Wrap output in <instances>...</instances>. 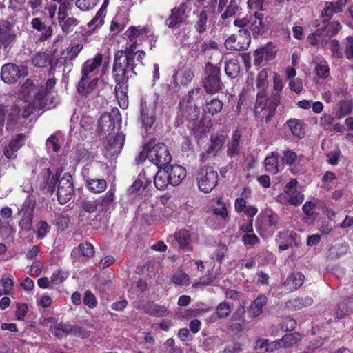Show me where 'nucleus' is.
<instances>
[{
	"label": "nucleus",
	"mask_w": 353,
	"mask_h": 353,
	"mask_svg": "<svg viewBox=\"0 0 353 353\" xmlns=\"http://www.w3.org/2000/svg\"><path fill=\"white\" fill-rule=\"evenodd\" d=\"M341 28V26L339 22L332 21L326 23L321 28H318L320 30V33L322 37H332L336 35Z\"/></svg>",
	"instance_id": "c85d7f7f"
},
{
	"label": "nucleus",
	"mask_w": 353,
	"mask_h": 353,
	"mask_svg": "<svg viewBox=\"0 0 353 353\" xmlns=\"http://www.w3.org/2000/svg\"><path fill=\"white\" fill-rule=\"evenodd\" d=\"M353 312V296L348 297L339 303L336 310L338 319H342Z\"/></svg>",
	"instance_id": "b1692460"
},
{
	"label": "nucleus",
	"mask_w": 353,
	"mask_h": 353,
	"mask_svg": "<svg viewBox=\"0 0 353 353\" xmlns=\"http://www.w3.org/2000/svg\"><path fill=\"white\" fill-rule=\"evenodd\" d=\"M225 71L228 76H229L231 78H234L237 75L239 71V64L236 63V61H228L225 63Z\"/></svg>",
	"instance_id": "c03bdc74"
},
{
	"label": "nucleus",
	"mask_w": 353,
	"mask_h": 353,
	"mask_svg": "<svg viewBox=\"0 0 353 353\" xmlns=\"http://www.w3.org/2000/svg\"><path fill=\"white\" fill-rule=\"evenodd\" d=\"M46 146L48 150L52 149L55 152L59 151L61 148L59 139L55 134L50 136L46 141Z\"/></svg>",
	"instance_id": "864d4df0"
},
{
	"label": "nucleus",
	"mask_w": 353,
	"mask_h": 353,
	"mask_svg": "<svg viewBox=\"0 0 353 353\" xmlns=\"http://www.w3.org/2000/svg\"><path fill=\"white\" fill-rule=\"evenodd\" d=\"M132 50L126 49L125 51L120 50L116 52L113 65V75L117 82L115 92L117 94L120 92L125 96L128 91L127 82L128 81V68L131 67L132 72L136 74L134 70L136 64L130 63Z\"/></svg>",
	"instance_id": "f257e3e1"
},
{
	"label": "nucleus",
	"mask_w": 353,
	"mask_h": 353,
	"mask_svg": "<svg viewBox=\"0 0 353 353\" xmlns=\"http://www.w3.org/2000/svg\"><path fill=\"white\" fill-rule=\"evenodd\" d=\"M66 334L83 339L90 337L91 332L83 327L68 324V328H66Z\"/></svg>",
	"instance_id": "cd10ccee"
},
{
	"label": "nucleus",
	"mask_w": 353,
	"mask_h": 353,
	"mask_svg": "<svg viewBox=\"0 0 353 353\" xmlns=\"http://www.w3.org/2000/svg\"><path fill=\"white\" fill-rule=\"evenodd\" d=\"M241 134L238 130L234 132L227 147V155L232 158L240 154L241 151Z\"/></svg>",
	"instance_id": "412c9836"
},
{
	"label": "nucleus",
	"mask_w": 353,
	"mask_h": 353,
	"mask_svg": "<svg viewBox=\"0 0 353 353\" xmlns=\"http://www.w3.org/2000/svg\"><path fill=\"white\" fill-rule=\"evenodd\" d=\"M108 63L109 57H103V54L98 53L92 59H89L83 63L81 74L84 77H97L94 76V70L101 64L103 68H107Z\"/></svg>",
	"instance_id": "9d476101"
},
{
	"label": "nucleus",
	"mask_w": 353,
	"mask_h": 353,
	"mask_svg": "<svg viewBox=\"0 0 353 353\" xmlns=\"http://www.w3.org/2000/svg\"><path fill=\"white\" fill-rule=\"evenodd\" d=\"M49 62V54L45 52H39L31 59L32 64L37 68H44Z\"/></svg>",
	"instance_id": "72a5a7b5"
},
{
	"label": "nucleus",
	"mask_w": 353,
	"mask_h": 353,
	"mask_svg": "<svg viewBox=\"0 0 353 353\" xmlns=\"http://www.w3.org/2000/svg\"><path fill=\"white\" fill-rule=\"evenodd\" d=\"M232 312L230 304L225 301L220 303L216 309V314L218 319H223L228 318Z\"/></svg>",
	"instance_id": "58836bf2"
},
{
	"label": "nucleus",
	"mask_w": 353,
	"mask_h": 353,
	"mask_svg": "<svg viewBox=\"0 0 353 353\" xmlns=\"http://www.w3.org/2000/svg\"><path fill=\"white\" fill-rule=\"evenodd\" d=\"M68 324L59 323L54 327H51L52 333L59 339H61L64 334H66V328Z\"/></svg>",
	"instance_id": "052dcab7"
},
{
	"label": "nucleus",
	"mask_w": 353,
	"mask_h": 353,
	"mask_svg": "<svg viewBox=\"0 0 353 353\" xmlns=\"http://www.w3.org/2000/svg\"><path fill=\"white\" fill-rule=\"evenodd\" d=\"M305 276L301 272L292 273L288 276L285 281V284L289 285L292 290L299 289L303 284Z\"/></svg>",
	"instance_id": "bb28decb"
},
{
	"label": "nucleus",
	"mask_w": 353,
	"mask_h": 353,
	"mask_svg": "<svg viewBox=\"0 0 353 353\" xmlns=\"http://www.w3.org/2000/svg\"><path fill=\"white\" fill-rule=\"evenodd\" d=\"M67 277L68 274L66 273L61 270H57L52 274L50 282L53 284L57 285L65 281Z\"/></svg>",
	"instance_id": "69168bd1"
},
{
	"label": "nucleus",
	"mask_w": 353,
	"mask_h": 353,
	"mask_svg": "<svg viewBox=\"0 0 353 353\" xmlns=\"http://www.w3.org/2000/svg\"><path fill=\"white\" fill-rule=\"evenodd\" d=\"M125 138V134L122 133L110 138L105 145L107 155L113 157L119 154L123 146Z\"/></svg>",
	"instance_id": "f3484780"
},
{
	"label": "nucleus",
	"mask_w": 353,
	"mask_h": 353,
	"mask_svg": "<svg viewBox=\"0 0 353 353\" xmlns=\"http://www.w3.org/2000/svg\"><path fill=\"white\" fill-rule=\"evenodd\" d=\"M225 141L224 136H212L210 138V145L207 150L208 154H213L219 152L222 148Z\"/></svg>",
	"instance_id": "c9c22d12"
},
{
	"label": "nucleus",
	"mask_w": 353,
	"mask_h": 353,
	"mask_svg": "<svg viewBox=\"0 0 353 353\" xmlns=\"http://www.w3.org/2000/svg\"><path fill=\"white\" fill-rule=\"evenodd\" d=\"M346 58L349 60L353 59V37L347 38L346 48L345 50Z\"/></svg>",
	"instance_id": "774afa93"
},
{
	"label": "nucleus",
	"mask_w": 353,
	"mask_h": 353,
	"mask_svg": "<svg viewBox=\"0 0 353 353\" xmlns=\"http://www.w3.org/2000/svg\"><path fill=\"white\" fill-rule=\"evenodd\" d=\"M301 339V335L299 332H293L291 334H285L281 339L283 348L286 349L293 347L299 342H300Z\"/></svg>",
	"instance_id": "c756f323"
},
{
	"label": "nucleus",
	"mask_w": 353,
	"mask_h": 353,
	"mask_svg": "<svg viewBox=\"0 0 353 353\" xmlns=\"http://www.w3.org/2000/svg\"><path fill=\"white\" fill-rule=\"evenodd\" d=\"M188 4L185 2L181 3L178 7L171 10V14L165 20V25L173 29L182 24L185 20V12Z\"/></svg>",
	"instance_id": "ddd939ff"
},
{
	"label": "nucleus",
	"mask_w": 353,
	"mask_h": 353,
	"mask_svg": "<svg viewBox=\"0 0 353 353\" xmlns=\"http://www.w3.org/2000/svg\"><path fill=\"white\" fill-rule=\"evenodd\" d=\"M34 107L37 108L34 104L32 105L29 103L24 106L23 112L21 114V109L15 105L13 108V114L21 115L23 118H28L33 112Z\"/></svg>",
	"instance_id": "603ef678"
},
{
	"label": "nucleus",
	"mask_w": 353,
	"mask_h": 353,
	"mask_svg": "<svg viewBox=\"0 0 353 353\" xmlns=\"http://www.w3.org/2000/svg\"><path fill=\"white\" fill-rule=\"evenodd\" d=\"M83 303L90 308H94L97 306V301L95 296L90 292L86 291L83 298Z\"/></svg>",
	"instance_id": "e2e57ef3"
},
{
	"label": "nucleus",
	"mask_w": 353,
	"mask_h": 353,
	"mask_svg": "<svg viewBox=\"0 0 353 353\" xmlns=\"http://www.w3.org/2000/svg\"><path fill=\"white\" fill-rule=\"evenodd\" d=\"M260 49L265 55V60H272L275 57L276 50L275 46L272 43H267L265 46L260 48Z\"/></svg>",
	"instance_id": "8fccbe9b"
},
{
	"label": "nucleus",
	"mask_w": 353,
	"mask_h": 353,
	"mask_svg": "<svg viewBox=\"0 0 353 353\" xmlns=\"http://www.w3.org/2000/svg\"><path fill=\"white\" fill-rule=\"evenodd\" d=\"M225 46L228 50L241 51L248 48V42L241 41L239 35L232 34L226 39Z\"/></svg>",
	"instance_id": "393cba45"
},
{
	"label": "nucleus",
	"mask_w": 353,
	"mask_h": 353,
	"mask_svg": "<svg viewBox=\"0 0 353 353\" xmlns=\"http://www.w3.org/2000/svg\"><path fill=\"white\" fill-rule=\"evenodd\" d=\"M156 108L157 99L154 96L146 97L141 99L139 119L146 132L155 122Z\"/></svg>",
	"instance_id": "7ed1b4c3"
},
{
	"label": "nucleus",
	"mask_w": 353,
	"mask_h": 353,
	"mask_svg": "<svg viewBox=\"0 0 353 353\" xmlns=\"http://www.w3.org/2000/svg\"><path fill=\"white\" fill-rule=\"evenodd\" d=\"M268 72L266 69L261 70L257 76L256 87L260 90L257 93L256 103L254 105V112L260 113L266 105L267 92L268 86Z\"/></svg>",
	"instance_id": "423d86ee"
},
{
	"label": "nucleus",
	"mask_w": 353,
	"mask_h": 353,
	"mask_svg": "<svg viewBox=\"0 0 353 353\" xmlns=\"http://www.w3.org/2000/svg\"><path fill=\"white\" fill-rule=\"evenodd\" d=\"M263 16L261 14L255 13L253 21L250 23V30L254 36L259 35L263 32L264 25L262 21Z\"/></svg>",
	"instance_id": "e433bc0d"
},
{
	"label": "nucleus",
	"mask_w": 353,
	"mask_h": 353,
	"mask_svg": "<svg viewBox=\"0 0 353 353\" xmlns=\"http://www.w3.org/2000/svg\"><path fill=\"white\" fill-rule=\"evenodd\" d=\"M220 68L208 62L205 65L206 77L204 88L208 93H215L221 89Z\"/></svg>",
	"instance_id": "6e6552de"
},
{
	"label": "nucleus",
	"mask_w": 353,
	"mask_h": 353,
	"mask_svg": "<svg viewBox=\"0 0 353 353\" xmlns=\"http://www.w3.org/2000/svg\"><path fill=\"white\" fill-rule=\"evenodd\" d=\"M183 111L184 112V116L190 121H194L197 119L199 114V111L195 106H187L185 107V110Z\"/></svg>",
	"instance_id": "bf43d9fd"
},
{
	"label": "nucleus",
	"mask_w": 353,
	"mask_h": 353,
	"mask_svg": "<svg viewBox=\"0 0 353 353\" xmlns=\"http://www.w3.org/2000/svg\"><path fill=\"white\" fill-rule=\"evenodd\" d=\"M315 72L320 79H326L330 74V68L326 63H319L315 66Z\"/></svg>",
	"instance_id": "3c124183"
},
{
	"label": "nucleus",
	"mask_w": 353,
	"mask_h": 353,
	"mask_svg": "<svg viewBox=\"0 0 353 353\" xmlns=\"http://www.w3.org/2000/svg\"><path fill=\"white\" fill-rule=\"evenodd\" d=\"M62 172V169H57L55 174L51 176V172L49 169L42 170L41 175L46 180L41 187L43 192L51 194L54 192L56 188H57L59 179L61 176Z\"/></svg>",
	"instance_id": "2eb2a0df"
},
{
	"label": "nucleus",
	"mask_w": 353,
	"mask_h": 353,
	"mask_svg": "<svg viewBox=\"0 0 353 353\" xmlns=\"http://www.w3.org/2000/svg\"><path fill=\"white\" fill-rule=\"evenodd\" d=\"M194 77V72L192 68H185L177 72L174 77L177 84L187 85L190 83Z\"/></svg>",
	"instance_id": "a878e982"
},
{
	"label": "nucleus",
	"mask_w": 353,
	"mask_h": 353,
	"mask_svg": "<svg viewBox=\"0 0 353 353\" xmlns=\"http://www.w3.org/2000/svg\"><path fill=\"white\" fill-rule=\"evenodd\" d=\"M33 217L34 216L23 214V217L19 222L21 229L26 232L30 231L32 229Z\"/></svg>",
	"instance_id": "4d7b16f0"
},
{
	"label": "nucleus",
	"mask_w": 353,
	"mask_h": 353,
	"mask_svg": "<svg viewBox=\"0 0 353 353\" xmlns=\"http://www.w3.org/2000/svg\"><path fill=\"white\" fill-rule=\"evenodd\" d=\"M296 179H292L286 184L283 194L280 196L281 200L284 203L299 205L303 203L304 195L301 192L296 190Z\"/></svg>",
	"instance_id": "1a4fd4ad"
},
{
	"label": "nucleus",
	"mask_w": 353,
	"mask_h": 353,
	"mask_svg": "<svg viewBox=\"0 0 353 353\" xmlns=\"http://www.w3.org/2000/svg\"><path fill=\"white\" fill-rule=\"evenodd\" d=\"M164 168L168 170L170 185L173 186L178 185L186 176V170L181 165H172L168 163Z\"/></svg>",
	"instance_id": "dca6fc26"
},
{
	"label": "nucleus",
	"mask_w": 353,
	"mask_h": 353,
	"mask_svg": "<svg viewBox=\"0 0 353 353\" xmlns=\"http://www.w3.org/2000/svg\"><path fill=\"white\" fill-rule=\"evenodd\" d=\"M100 201L96 199H84L81 202V207L85 212L92 213L97 210Z\"/></svg>",
	"instance_id": "79ce46f5"
},
{
	"label": "nucleus",
	"mask_w": 353,
	"mask_h": 353,
	"mask_svg": "<svg viewBox=\"0 0 353 353\" xmlns=\"http://www.w3.org/2000/svg\"><path fill=\"white\" fill-rule=\"evenodd\" d=\"M239 9V5L235 0L230 1L229 5L227 6L225 12L221 14L222 19H225L234 16Z\"/></svg>",
	"instance_id": "09e8293b"
},
{
	"label": "nucleus",
	"mask_w": 353,
	"mask_h": 353,
	"mask_svg": "<svg viewBox=\"0 0 353 353\" xmlns=\"http://www.w3.org/2000/svg\"><path fill=\"white\" fill-rule=\"evenodd\" d=\"M26 137L25 134H18L11 139L9 144L17 152L23 145Z\"/></svg>",
	"instance_id": "49530a36"
},
{
	"label": "nucleus",
	"mask_w": 353,
	"mask_h": 353,
	"mask_svg": "<svg viewBox=\"0 0 353 353\" xmlns=\"http://www.w3.org/2000/svg\"><path fill=\"white\" fill-rule=\"evenodd\" d=\"M36 207V202L33 200L28 199L26 200L22 208V212L23 214H30V216H34V209Z\"/></svg>",
	"instance_id": "0e129e2a"
},
{
	"label": "nucleus",
	"mask_w": 353,
	"mask_h": 353,
	"mask_svg": "<svg viewBox=\"0 0 353 353\" xmlns=\"http://www.w3.org/2000/svg\"><path fill=\"white\" fill-rule=\"evenodd\" d=\"M86 185L90 191L94 193H100L105 190L106 181L104 179H88Z\"/></svg>",
	"instance_id": "2f4dec72"
},
{
	"label": "nucleus",
	"mask_w": 353,
	"mask_h": 353,
	"mask_svg": "<svg viewBox=\"0 0 353 353\" xmlns=\"http://www.w3.org/2000/svg\"><path fill=\"white\" fill-rule=\"evenodd\" d=\"M194 28L199 34L204 33L210 26L212 19V13L207 7H203L201 10L194 12Z\"/></svg>",
	"instance_id": "4468645a"
},
{
	"label": "nucleus",
	"mask_w": 353,
	"mask_h": 353,
	"mask_svg": "<svg viewBox=\"0 0 353 353\" xmlns=\"http://www.w3.org/2000/svg\"><path fill=\"white\" fill-rule=\"evenodd\" d=\"M99 0H76V6L83 11L93 9L98 3Z\"/></svg>",
	"instance_id": "a18cd8bd"
},
{
	"label": "nucleus",
	"mask_w": 353,
	"mask_h": 353,
	"mask_svg": "<svg viewBox=\"0 0 353 353\" xmlns=\"http://www.w3.org/2000/svg\"><path fill=\"white\" fill-rule=\"evenodd\" d=\"M196 181L201 192L209 193L217 185L219 175L212 167L205 166L199 170Z\"/></svg>",
	"instance_id": "20e7f679"
},
{
	"label": "nucleus",
	"mask_w": 353,
	"mask_h": 353,
	"mask_svg": "<svg viewBox=\"0 0 353 353\" xmlns=\"http://www.w3.org/2000/svg\"><path fill=\"white\" fill-rule=\"evenodd\" d=\"M105 14H103V9H99L95 17L88 23V26L92 27V26H94L97 28L101 26L103 23V17Z\"/></svg>",
	"instance_id": "680f3d73"
},
{
	"label": "nucleus",
	"mask_w": 353,
	"mask_h": 353,
	"mask_svg": "<svg viewBox=\"0 0 353 353\" xmlns=\"http://www.w3.org/2000/svg\"><path fill=\"white\" fill-rule=\"evenodd\" d=\"M288 125L293 134L299 138L303 137L304 132L303 131L302 125L297 119H290L288 121Z\"/></svg>",
	"instance_id": "a19ab883"
},
{
	"label": "nucleus",
	"mask_w": 353,
	"mask_h": 353,
	"mask_svg": "<svg viewBox=\"0 0 353 353\" xmlns=\"http://www.w3.org/2000/svg\"><path fill=\"white\" fill-rule=\"evenodd\" d=\"M55 84V79L50 78L46 82V88L44 89L43 87H41V89L35 93L33 103H34L38 109H49L51 108V106L47 103V97H48L50 92L54 87Z\"/></svg>",
	"instance_id": "f8f14e48"
},
{
	"label": "nucleus",
	"mask_w": 353,
	"mask_h": 353,
	"mask_svg": "<svg viewBox=\"0 0 353 353\" xmlns=\"http://www.w3.org/2000/svg\"><path fill=\"white\" fill-rule=\"evenodd\" d=\"M121 121V116L118 109H112L109 113H103L99 120L97 130L103 135L110 134L114 131L116 123Z\"/></svg>",
	"instance_id": "0eeeda50"
},
{
	"label": "nucleus",
	"mask_w": 353,
	"mask_h": 353,
	"mask_svg": "<svg viewBox=\"0 0 353 353\" xmlns=\"http://www.w3.org/2000/svg\"><path fill=\"white\" fill-rule=\"evenodd\" d=\"M28 312V306L25 303H18L15 315L18 321H23Z\"/></svg>",
	"instance_id": "338daca9"
},
{
	"label": "nucleus",
	"mask_w": 353,
	"mask_h": 353,
	"mask_svg": "<svg viewBox=\"0 0 353 353\" xmlns=\"http://www.w3.org/2000/svg\"><path fill=\"white\" fill-rule=\"evenodd\" d=\"M26 74V70L23 66L20 69L18 65L14 63H7L3 65L1 68V77L5 83H13Z\"/></svg>",
	"instance_id": "9b49d317"
},
{
	"label": "nucleus",
	"mask_w": 353,
	"mask_h": 353,
	"mask_svg": "<svg viewBox=\"0 0 353 353\" xmlns=\"http://www.w3.org/2000/svg\"><path fill=\"white\" fill-rule=\"evenodd\" d=\"M352 110V103L349 101H343L340 103V109L337 112V116L341 118L351 113Z\"/></svg>",
	"instance_id": "6e6d98bb"
},
{
	"label": "nucleus",
	"mask_w": 353,
	"mask_h": 353,
	"mask_svg": "<svg viewBox=\"0 0 353 353\" xmlns=\"http://www.w3.org/2000/svg\"><path fill=\"white\" fill-rule=\"evenodd\" d=\"M313 299L310 296L296 297L289 299L285 303V308L291 311H296L312 304Z\"/></svg>",
	"instance_id": "aec40b11"
},
{
	"label": "nucleus",
	"mask_w": 353,
	"mask_h": 353,
	"mask_svg": "<svg viewBox=\"0 0 353 353\" xmlns=\"http://www.w3.org/2000/svg\"><path fill=\"white\" fill-rule=\"evenodd\" d=\"M268 298L264 294L259 295L250 304L248 310L250 318H256L263 312V307L267 304Z\"/></svg>",
	"instance_id": "6ab92c4d"
},
{
	"label": "nucleus",
	"mask_w": 353,
	"mask_h": 353,
	"mask_svg": "<svg viewBox=\"0 0 353 353\" xmlns=\"http://www.w3.org/2000/svg\"><path fill=\"white\" fill-rule=\"evenodd\" d=\"M21 91L24 96H30L32 93H34V97L36 92L33 81L30 79H26V82L21 86Z\"/></svg>",
	"instance_id": "13d9d810"
},
{
	"label": "nucleus",
	"mask_w": 353,
	"mask_h": 353,
	"mask_svg": "<svg viewBox=\"0 0 353 353\" xmlns=\"http://www.w3.org/2000/svg\"><path fill=\"white\" fill-rule=\"evenodd\" d=\"M58 21L64 32L73 30L79 24V21L74 17H66L65 19L58 20Z\"/></svg>",
	"instance_id": "ea45409f"
},
{
	"label": "nucleus",
	"mask_w": 353,
	"mask_h": 353,
	"mask_svg": "<svg viewBox=\"0 0 353 353\" xmlns=\"http://www.w3.org/2000/svg\"><path fill=\"white\" fill-rule=\"evenodd\" d=\"M155 141H150L144 146V148L139 157V161L148 159L157 168L164 167L168 164L172 157L168 147L163 143L154 144Z\"/></svg>",
	"instance_id": "f03ea898"
},
{
	"label": "nucleus",
	"mask_w": 353,
	"mask_h": 353,
	"mask_svg": "<svg viewBox=\"0 0 353 353\" xmlns=\"http://www.w3.org/2000/svg\"><path fill=\"white\" fill-rule=\"evenodd\" d=\"M99 81L98 77H89L82 75L77 85V91L79 94L88 97L92 94Z\"/></svg>",
	"instance_id": "a211bd4d"
},
{
	"label": "nucleus",
	"mask_w": 353,
	"mask_h": 353,
	"mask_svg": "<svg viewBox=\"0 0 353 353\" xmlns=\"http://www.w3.org/2000/svg\"><path fill=\"white\" fill-rule=\"evenodd\" d=\"M174 237L181 249L189 248L192 243L191 232L187 229L176 232Z\"/></svg>",
	"instance_id": "4be33fe9"
},
{
	"label": "nucleus",
	"mask_w": 353,
	"mask_h": 353,
	"mask_svg": "<svg viewBox=\"0 0 353 353\" xmlns=\"http://www.w3.org/2000/svg\"><path fill=\"white\" fill-rule=\"evenodd\" d=\"M278 157L277 152H272L271 155L265 159L264 164L266 170L272 174H276L279 172L278 168Z\"/></svg>",
	"instance_id": "7c9ffc66"
},
{
	"label": "nucleus",
	"mask_w": 353,
	"mask_h": 353,
	"mask_svg": "<svg viewBox=\"0 0 353 353\" xmlns=\"http://www.w3.org/2000/svg\"><path fill=\"white\" fill-rule=\"evenodd\" d=\"M223 103L221 101L217 99H212L209 101H206L205 106L204 108V112H208L209 114L214 115L221 112L223 108Z\"/></svg>",
	"instance_id": "f704fd0d"
},
{
	"label": "nucleus",
	"mask_w": 353,
	"mask_h": 353,
	"mask_svg": "<svg viewBox=\"0 0 353 353\" xmlns=\"http://www.w3.org/2000/svg\"><path fill=\"white\" fill-rule=\"evenodd\" d=\"M147 313L154 316H164L168 314V310L165 306L152 304L149 306Z\"/></svg>",
	"instance_id": "37998d69"
},
{
	"label": "nucleus",
	"mask_w": 353,
	"mask_h": 353,
	"mask_svg": "<svg viewBox=\"0 0 353 353\" xmlns=\"http://www.w3.org/2000/svg\"><path fill=\"white\" fill-rule=\"evenodd\" d=\"M303 156H298L296 152L292 150H287L283 152L281 161L288 165L298 164L301 162Z\"/></svg>",
	"instance_id": "473e14b6"
},
{
	"label": "nucleus",
	"mask_w": 353,
	"mask_h": 353,
	"mask_svg": "<svg viewBox=\"0 0 353 353\" xmlns=\"http://www.w3.org/2000/svg\"><path fill=\"white\" fill-rule=\"evenodd\" d=\"M159 170L154 178V183L156 188L160 190H165L169 184V174L168 170H165L164 167L158 168Z\"/></svg>",
	"instance_id": "5701e85b"
},
{
	"label": "nucleus",
	"mask_w": 353,
	"mask_h": 353,
	"mask_svg": "<svg viewBox=\"0 0 353 353\" xmlns=\"http://www.w3.org/2000/svg\"><path fill=\"white\" fill-rule=\"evenodd\" d=\"M74 188L72 176L68 172L62 173L57 188L58 201L63 205L68 203L74 196Z\"/></svg>",
	"instance_id": "39448f33"
},
{
	"label": "nucleus",
	"mask_w": 353,
	"mask_h": 353,
	"mask_svg": "<svg viewBox=\"0 0 353 353\" xmlns=\"http://www.w3.org/2000/svg\"><path fill=\"white\" fill-rule=\"evenodd\" d=\"M172 281L175 284L180 285H188L190 283L188 275L181 270L177 271L174 273Z\"/></svg>",
	"instance_id": "de8ad7c7"
},
{
	"label": "nucleus",
	"mask_w": 353,
	"mask_h": 353,
	"mask_svg": "<svg viewBox=\"0 0 353 353\" xmlns=\"http://www.w3.org/2000/svg\"><path fill=\"white\" fill-rule=\"evenodd\" d=\"M83 46L81 44H77L74 46H70L65 50L62 52L64 61L74 60L79 52L82 50Z\"/></svg>",
	"instance_id": "4c0bfd02"
},
{
	"label": "nucleus",
	"mask_w": 353,
	"mask_h": 353,
	"mask_svg": "<svg viewBox=\"0 0 353 353\" xmlns=\"http://www.w3.org/2000/svg\"><path fill=\"white\" fill-rule=\"evenodd\" d=\"M0 283L3 289L0 290V296L3 294H8L13 286V281L11 278L3 277L0 280Z\"/></svg>",
	"instance_id": "5fc2aeb1"
}]
</instances>
